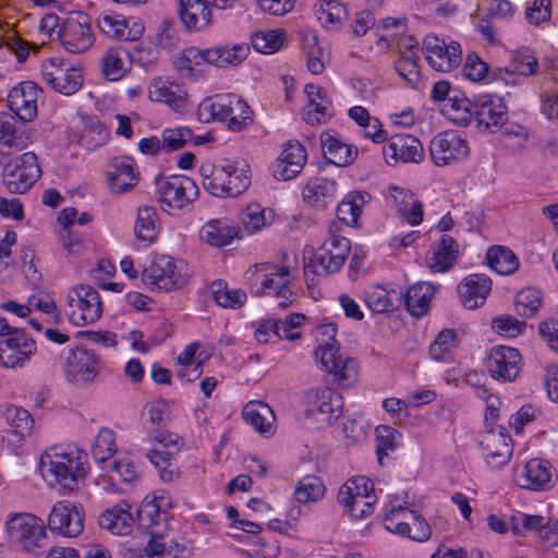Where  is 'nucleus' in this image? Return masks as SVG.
<instances>
[{
    "instance_id": "f257e3e1",
    "label": "nucleus",
    "mask_w": 558,
    "mask_h": 558,
    "mask_svg": "<svg viewBox=\"0 0 558 558\" xmlns=\"http://www.w3.org/2000/svg\"><path fill=\"white\" fill-rule=\"evenodd\" d=\"M85 458L86 454L76 447L53 446L41 454L39 466L50 484L72 492L86 475Z\"/></svg>"
},
{
    "instance_id": "f03ea898",
    "label": "nucleus",
    "mask_w": 558,
    "mask_h": 558,
    "mask_svg": "<svg viewBox=\"0 0 558 558\" xmlns=\"http://www.w3.org/2000/svg\"><path fill=\"white\" fill-rule=\"evenodd\" d=\"M336 331L335 324H325L318 327L317 332L327 336L328 340H323L319 343L315 350V357L323 369L332 376L331 381L335 385L349 388L357 380L359 365L355 359L340 351L335 340Z\"/></svg>"
},
{
    "instance_id": "7ed1b4c3",
    "label": "nucleus",
    "mask_w": 558,
    "mask_h": 558,
    "mask_svg": "<svg viewBox=\"0 0 558 558\" xmlns=\"http://www.w3.org/2000/svg\"><path fill=\"white\" fill-rule=\"evenodd\" d=\"M197 116L205 123H225L232 132H241L253 123L251 107L235 94L207 97L199 104Z\"/></svg>"
},
{
    "instance_id": "20e7f679",
    "label": "nucleus",
    "mask_w": 558,
    "mask_h": 558,
    "mask_svg": "<svg viewBox=\"0 0 558 558\" xmlns=\"http://www.w3.org/2000/svg\"><path fill=\"white\" fill-rule=\"evenodd\" d=\"M10 544L23 553L39 557L49 548L50 539L44 521L27 512H11L4 522Z\"/></svg>"
},
{
    "instance_id": "39448f33",
    "label": "nucleus",
    "mask_w": 558,
    "mask_h": 558,
    "mask_svg": "<svg viewBox=\"0 0 558 558\" xmlns=\"http://www.w3.org/2000/svg\"><path fill=\"white\" fill-rule=\"evenodd\" d=\"M251 272L250 279L253 284L258 286L256 295H271L279 299L278 306L287 308L293 302V293L291 284L293 281V268L291 265H276L271 263H262L255 265Z\"/></svg>"
},
{
    "instance_id": "423d86ee",
    "label": "nucleus",
    "mask_w": 558,
    "mask_h": 558,
    "mask_svg": "<svg viewBox=\"0 0 558 558\" xmlns=\"http://www.w3.org/2000/svg\"><path fill=\"white\" fill-rule=\"evenodd\" d=\"M36 351V342L29 335L0 316V366L22 368Z\"/></svg>"
},
{
    "instance_id": "0eeeda50",
    "label": "nucleus",
    "mask_w": 558,
    "mask_h": 558,
    "mask_svg": "<svg viewBox=\"0 0 558 558\" xmlns=\"http://www.w3.org/2000/svg\"><path fill=\"white\" fill-rule=\"evenodd\" d=\"M155 185L160 207L167 213L183 209L198 196L197 185L186 175H159Z\"/></svg>"
},
{
    "instance_id": "6e6552de",
    "label": "nucleus",
    "mask_w": 558,
    "mask_h": 558,
    "mask_svg": "<svg viewBox=\"0 0 558 558\" xmlns=\"http://www.w3.org/2000/svg\"><path fill=\"white\" fill-rule=\"evenodd\" d=\"M374 484L365 476L349 478L340 488L337 501L354 519H364L374 512Z\"/></svg>"
},
{
    "instance_id": "1a4fd4ad",
    "label": "nucleus",
    "mask_w": 558,
    "mask_h": 558,
    "mask_svg": "<svg viewBox=\"0 0 558 558\" xmlns=\"http://www.w3.org/2000/svg\"><path fill=\"white\" fill-rule=\"evenodd\" d=\"M187 266L182 260L161 255L143 271L142 280L151 289L172 291L182 288L187 282Z\"/></svg>"
},
{
    "instance_id": "9d476101",
    "label": "nucleus",
    "mask_w": 558,
    "mask_h": 558,
    "mask_svg": "<svg viewBox=\"0 0 558 558\" xmlns=\"http://www.w3.org/2000/svg\"><path fill=\"white\" fill-rule=\"evenodd\" d=\"M57 39L70 53L87 51L95 41L90 16L82 11L70 12L57 31Z\"/></svg>"
},
{
    "instance_id": "9b49d317",
    "label": "nucleus",
    "mask_w": 558,
    "mask_h": 558,
    "mask_svg": "<svg viewBox=\"0 0 558 558\" xmlns=\"http://www.w3.org/2000/svg\"><path fill=\"white\" fill-rule=\"evenodd\" d=\"M68 316L75 326L93 324L101 317L102 302L98 291L88 284L73 287L66 296Z\"/></svg>"
},
{
    "instance_id": "f8f14e48",
    "label": "nucleus",
    "mask_w": 558,
    "mask_h": 558,
    "mask_svg": "<svg viewBox=\"0 0 558 558\" xmlns=\"http://www.w3.org/2000/svg\"><path fill=\"white\" fill-rule=\"evenodd\" d=\"M40 177L41 168L33 151L13 158L3 168L4 185L13 194L27 192Z\"/></svg>"
},
{
    "instance_id": "ddd939ff",
    "label": "nucleus",
    "mask_w": 558,
    "mask_h": 558,
    "mask_svg": "<svg viewBox=\"0 0 558 558\" xmlns=\"http://www.w3.org/2000/svg\"><path fill=\"white\" fill-rule=\"evenodd\" d=\"M45 83L53 90L70 96L83 85L82 69L60 58H50L41 64Z\"/></svg>"
},
{
    "instance_id": "4468645a",
    "label": "nucleus",
    "mask_w": 558,
    "mask_h": 558,
    "mask_svg": "<svg viewBox=\"0 0 558 558\" xmlns=\"http://www.w3.org/2000/svg\"><path fill=\"white\" fill-rule=\"evenodd\" d=\"M351 250L350 241L341 235H331L317 250L314 258L305 265V275L308 271L326 277L337 272L344 264Z\"/></svg>"
},
{
    "instance_id": "2eb2a0df",
    "label": "nucleus",
    "mask_w": 558,
    "mask_h": 558,
    "mask_svg": "<svg viewBox=\"0 0 558 558\" xmlns=\"http://www.w3.org/2000/svg\"><path fill=\"white\" fill-rule=\"evenodd\" d=\"M148 439L153 447L145 451V457L159 471L162 481H172L173 471L170 469L171 459L180 450L179 436L168 430L157 428L149 432Z\"/></svg>"
},
{
    "instance_id": "dca6fc26",
    "label": "nucleus",
    "mask_w": 558,
    "mask_h": 558,
    "mask_svg": "<svg viewBox=\"0 0 558 558\" xmlns=\"http://www.w3.org/2000/svg\"><path fill=\"white\" fill-rule=\"evenodd\" d=\"M250 46L245 43L233 45H221L206 50L189 48L181 63L192 70L191 63L199 64V60L214 64L219 68L238 65L242 63L250 53Z\"/></svg>"
},
{
    "instance_id": "f3484780",
    "label": "nucleus",
    "mask_w": 558,
    "mask_h": 558,
    "mask_svg": "<svg viewBox=\"0 0 558 558\" xmlns=\"http://www.w3.org/2000/svg\"><path fill=\"white\" fill-rule=\"evenodd\" d=\"M306 415L322 424L331 425L343 410L342 397L333 389L319 387L310 389L305 395Z\"/></svg>"
},
{
    "instance_id": "a211bd4d",
    "label": "nucleus",
    "mask_w": 558,
    "mask_h": 558,
    "mask_svg": "<svg viewBox=\"0 0 558 558\" xmlns=\"http://www.w3.org/2000/svg\"><path fill=\"white\" fill-rule=\"evenodd\" d=\"M473 119L481 132L495 133L508 121V108L500 97L481 95L473 100Z\"/></svg>"
},
{
    "instance_id": "6ab92c4d",
    "label": "nucleus",
    "mask_w": 558,
    "mask_h": 558,
    "mask_svg": "<svg viewBox=\"0 0 558 558\" xmlns=\"http://www.w3.org/2000/svg\"><path fill=\"white\" fill-rule=\"evenodd\" d=\"M469 154L470 147L466 140L454 131L441 132L429 143V155L438 167L464 160Z\"/></svg>"
},
{
    "instance_id": "aec40b11",
    "label": "nucleus",
    "mask_w": 558,
    "mask_h": 558,
    "mask_svg": "<svg viewBox=\"0 0 558 558\" xmlns=\"http://www.w3.org/2000/svg\"><path fill=\"white\" fill-rule=\"evenodd\" d=\"M48 527L64 537H76L84 529V510L68 500L58 501L48 515Z\"/></svg>"
},
{
    "instance_id": "412c9836",
    "label": "nucleus",
    "mask_w": 558,
    "mask_h": 558,
    "mask_svg": "<svg viewBox=\"0 0 558 558\" xmlns=\"http://www.w3.org/2000/svg\"><path fill=\"white\" fill-rule=\"evenodd\" d=\"M422 50L430 68L439 72H450L462 60V50L458 43L452 41L447 45L434 34L424 37Z\"/></svg>"
},
{
    "instance_id": "4be33fe9",
    "label": "nucleus",
    "mask_w": 558,
    "mask_h": 558,
    "mask_svg": "<svg viewBox=\"0 0 558 558\" xmlns=\"http://www.w3.org/2000/svg\"><path fill=\"white\" fill-rule=\"evenodd\" d=\"M522 356L511 347L498 345L492 348L486 361V367L492 378L510 383L515 380L521 371Z\"/></svg>"
},
{
    "instance_id": "5701e85b",
    "label": "nucleus",
    "mask_w": 558,
    "mask_h": 558,
    "mask_svg": "<svg viewBox=\"0 0 558 558\" xmlns=\"http://www.w3.org/2000/svg\"><path fill=\"white\" fill-rule=\"evenodd\" d=\"M383 155L388 166L398 162L420 163L424 159L422 143L410 134H395L383 146Z\"/></svg>"
},
{
    "instance_id": "b1692460",
    "label": "nucleus",
    "mask_w": 558,
    "mask_h": 558,
    "mask_svg": "<svg viewBox=\"0 0 558 558\" xmlns=\"http://www.w3.org/2000/svg\"><path fill=\"white\" fill-rule=\"evenodd\" d=\"M480 446L487 463L493 469H500L506 465L510 461L513 451L511 437L505 427L485 433L480 440Z\"/></svg>"
},
{
    "instance_id": "393cba45",
    "label": "nucleus",
    "mask_w": 558,
    "mask_h": 558,
    "mask_svg": "<svg viewBox=\"0 0 558 558\" xmlns=\"http://www.w3.org/2000/svg\"><path fill=\"white\" fill-rule=\"evenodd\" d=\"M65 365L68 376L75 383L92 381L102 367L100 357L92 350L84 348L70 351Z\"/></svg>"
},
{
    "instance_id": "a878e982",
    "label": "nucleus",
    "mask_w": 558,
    "mask_h": 558,
    "mask_svg": "<svg viewBox=\"0 0 558 558\" xmlns=\"http://www.w3.org/2000/svg\"><path fill=\"white\" fill-rule=\"evenodd\" d=\"M97 26L108 37L124 41H135L144 33L141 22L112 12L100 14L97 19Z\"/></svg>"
},
{
    "instance_id": "bb28decb",
    "label": "nucleus",
    "mask_w": 558,
    "mask_h": 558,
    "mask_svg": "<svg viewBox=\"0 0 558 558\" xmlns=\"http://www.w3.org/2000/svg\"><path fill=\"white\" fill-rule=\"evenodd\" d=\"M38 85L26 81L15 85L8 95V105L20 120L32 121L37 116Z\"/></svg>"
},
{
    "instance_id": "cd10ccee",
    "label": "nucleus",
    "mask_w": 558,
    "mask_h": 558,
    "mask_svg": "<svg viewBox=\"0 0 558 558\" xmlns=\"http://www.w3.org/2000/svg\"><path fill=\"white\" fill-rule=\"evenodd\" d=\"M306 160L305 147L298 141H290L274 165V177L281 181L294 179L301 173Z\"/></svg>"
},
{
    "instance_id": "c85d7f7f",
    "label": "nucleus",
    "mask_w": 558,
    "mask_h": 558,
    "mask_svg": "<svg viewBox=\"0 0 558 558\" xmlns=\"http://www.w3.org/2000/svg\"><path fill=\"white\" fill-rule=\"evenodd\" d=\"M551 465L542 459H532L515 470L517 484L525 489L546 490L551 487Z\"/></svg>"
},
{
    "instance_id": "c756f323",
    "label": "nucleus",
    "mask_w": 558,
    "mask_h": 558,
    "mask_svg": "<svg viewBox=\"0 0 558 558\" xmlns=\"http://www.w3.org/2000/svg\"><path fill=\"white\" fill-rule=\"evenodd\" d=\"M320 144L326 159L338 167L350 166L359 155L357 147L342 142L333 130L320 134Z\"/></svg>"
},
{
    "instance_id": "7c9ffc66",
    "label": "nucleus",
    "mask_w": 558,
    "mask_h": 558,
    "mask_svg": "<svg viewBox=\"0 0 558 558\" xmlns=\"http://www.w3.org/2000/svg\"><path fill=\"white\" fill-rule=\"evenodd\" d=\"M178 14L189 32H201L211 23L207 0H178Z\"/></svg>"
},
{
    "instance_id": "2f4dec72",
    "label": "nucleus",
    "mask_w": 558,
    "mask_h": 558,
    "mask_svg": "<svg viewBox=\"0 0 558 558\" xmlns=\"http://www.w3.org/2000/svg\"><path fill=\"white\" fill-rule=\"evenodd\" d=\"M490 289L492 281L483 274L469 275L458 286L460 300L469 310H474L483 304Z\"/></svg>"
},
{
    "instance_id": "473e14b6",
    "label": "nucleus",
    "mask_w": 558,
    "mask_h": 558,
    "mask_svg": "<svg viewBox=\"0 0 558 558\" xmlns=\"http://www.w3.org/2000/svg\"><path fill=\"white\" fill-rule=\"evenodd\" d=\"M109 189L117 194L128 192L136 185L138 173L135 171L134 162L129 157L114 158L107 171Z\"/></svg>"
},
{
    "instance_id": "72a5a7b5",
    "label": "nucleus",
    "mask_w": 558,
    "mask_h": 558,
    "mask_svg": "<svg viewBox=\"0 0 558 558\" xmlns=\"http://www.w3.org/2000/svg\"><path fill=\"white\" fill-rule=\"evenodd\" d=\"M305 93L310 101L303 110V119L307 123H320L331 117V100L324 88L315 84H307Z\"/></svg>"
},
{
    "instance_id": "f704fd0d",
    "label": "nucleus",
    "mask_w": 558,
    "mask_h": 558,
    "mask_svg": "<svg viewBox=\"0 0 558 558\" xmlns=\"http://www.w3.org/2000/svg\"><path fill=\"white\" fill-rule=\"evenodd\" d=\"M389 196L393 206L409 225H421L424 216V205L421 201L414 198L412 192L399 186H390Z\"/></svg>"
},
{
    "instance_id": "c9c22d12",
    "label": "nucleus",
    "mask_w": 558,
    "mask_h": 558,
    "mask_svg": "<svg viewBox=\"0 0 558 558\" xmlns=\"http://www.w3.org/2000/svg\"><path fill=\"white\" fill-rule=\"evenodd\" d=\"M239 228L227 219H211L202 227L199 236L211 246L223 247L239 238Z\"/></svg>"
},
{
    "instance_id": "e433bc0d",
    "label": "nucleus",
    "mask_w": 558,
    "mask_h": 558,
    "mask_svg": "<svg viewBox=\"0 0 558 558\" xmlns=\"http://www.w3.org/2000/svg\"><path fill=\"white\" fill-rule=\"evenodd\" d=\"M364 301L367 307L376 314L390 313L401 306L402 291L387 290L380 286L369 287L364 292Z\"/></svg>"
},
{
    "instance_id": "4c0bfd02",
    "label": "nucleus",
    "mask_w": 558,
    "mask_h": 558,
    "mask_svg": "<svg viewBox=\"0 0 558 558\" xmlns=\"http://www.w3.org/2000/svg\"><path fill=\"white\" fill-rule=\"evenodd\" d=\"M25 124L8 112L0 113V149L22 150L26 147Z\"/></svg>"
},
{
    "instance_id": "58836bf2",
    "label": "nucleus",
    "mask_w": 558,
    "mask_h": 558,
    "mask_svg": "<svg viewBox=\"0 0 558 558\" xmlns=\"http://www.w3.org/2000/svg\"><path fill=\"white\" fill-rule=\"evenodd\" d=\"M148 97L153 101L166 104L174 111L183 109L186 105L183 89L178 84L170 83L162 78L151 81Z\"/></svg>"
},
{
    "instance_id": "ea45409f",
    "label": "nucleus",
    "mask_w": 558,
    "mask_h": 558,
    "mask_svg": "<svg viewBox=\"0 0 558 558\" xmlns=\"http://www.w3.org/2000/svg\"><path fill=\"white\" fill-rule=\"evenodd\" d=\"M458 253L456 240L449 235H442L430 247V256L427 258L428 266L436 272L447 271L456 262Z\"/></svg>"
},
{
    "instance_id": "a19ab883",
    "label": "nucleus",
    "mask_w": 558,
    "mask_h": 558,
    "mask_svg": "<svg viewBox=\"0 0 558 558\" xmlns=\"http://www.w3.org/2000/svg\"><path fill=\"white\" fill-rule=\"evenodd\" d=\"M434 293L435 287L432 283L417 282L405 294L402 292V303L411 316L421 318L427 314Z\"/></svg>"
},
{
    "instance_id": "79ce46f5",
    "label": "nucleus",
    "mask_w": 558,
    "mask_h": 558,
    "mask_svg": "<svg viewBox=\"0 0 558 558\" xmlns=\"http://www.w3.org/2000/svg\"><path fill=\"white\" fill-rule=\"evenodd\" d=\"M129 52L123 48H110L101 58V71L106 80L117 82L131 69Z\"/></svg>"
},
{
    "instance_id": "37998d69",
    "label": "nucleus",
    "mask_w": 558,
    "mask_h": 558,
    "mask_svg": "<svg viewBox=\"0 0 558 558\" xmlns=\"http://www.w3.org/2000/svg\"><path fill=\"white\" fill-rule=\"evenodd\" d=\"M246 423L252 425L260 434L270 433L274 429L275 415L272 410L264 402L251 401L242 412Z\"/></svg>"
},
{
    "instance_id": "c03bdc74",
    "label": "nucleus",
    "mask_w": 558,
    "mask_h": 558,
    "mask_svg": "<svg viewBox=\"0 0 558 558\" xmlns=\"http://www.w3.org/2000/svg\"><path fill=\"white\" fill-rule=\"evenodd\" d=\"M132 522L133 517L126 502L119 504L112 509L107 510L99 520L102 529H107L117 535L128 534Z\"/></svg>"
},
{
    "instance_id": "a18cd8bd",
    "label": "nucleus",
    "mask_w": 558,
    "mask_h": 558,
    "mask_svg": "<svg viewBox=\"0 0 558 558\" xmlns=\"http://www.w3.org/2000/svg\"><path fill=\"white\" fill-rule=\"evenodd\" d=\"M369 199L371 195L366 192L349 193L337 207V218L347 226H356L362 209Z\"/></svg>"
},
{
    "instance_id": "49530a36",
    "label": "nucleus",
    "mask_w": 558,
    "mask_h": 558,
    "mask_svg": "<svg viewBox=\"0 0 558 558\" xmlns=\"http://www.w3.org/2000/svg\"><path fill=\"white\" fill-rule=\"evenodd\" d=\"M1 413L19 441L31 432L34 420L27 410L13 404H4L1 407Z\"/></svg>"
},
{
    "instance_id": "de8ad7c7",
    "label": "nucleus",
    "mask_w": 558,
    "mask_h": 558,
    "mask_svg": "<svg viewBox=\"0 0 558 558\" xmlns=\"http://www.w3.org/2000/svg\"><path fill=\"white\" fill-rule=\"evenodd\" d=\"M317 20L326 28H335L347 19L348 12L344 4L337 0H319L314 5Z\"/></svg>"
},
{
    "instance_id": "09e8293b",
    "label": "nucleus",
    "mask_w": 558,
    "mask_h": 558,
    "mask_svg": "<svg viewBox=\"0 0 558 558\" xmlns=\"http://www.w3.org/2000/svg\"><path fill=\"white\" fill-rule=\"evenodd\" d=\"M488 266L502 276L512 275L519 268V259L505 246H492L486 254Z\"/></svg>"
},
{
    "instance_id": "8fccbe9b",
    "label": "nucleus",
    "mask_w": 558,
    "mask_h": 558,
    "mask_svg": "<svg viewBox=\"0 0 558 558\" xmlns=\"http://www.w3.org/2000/svg\"><path fill=\"white\" fill-rule=\"evenodd\" d=\"M240 218L244 228L250 233H254L271 225L275 219V213L258 203H251L242 210Z\"/></svg>"
},
{
    "instance_id": "3c124183",
    "label": "nucleus",
    "mask_w": 558,
    "mask_h": 558,
    "mask_svg": "<svg viewBox=\"0 0 558 558\" xmlns=\"http://www.w3.org/2000/svg\"><path fill=\"white\" fill-rule=\"evenodd\" d=\"M157 228L156 209L148 205L138 207L134 226L136 239L145 242L146 244L154 242L157 235Z\"/></svg>"
},
{
    "instance_id": "603ef678",
    "label": "nucleus",
    "mask_w": 558,
    "mask_h": 558,
    "mask_svg": "<svg viewBox=\"0 0 558 558\" xmlns=\"http://www.w3.org/2000/svg\"><path fill=\"white\" fill-rule=\"evenodd\" d=\"M537 69V59L529 49H521L512 56L510 65L505 70H499V72L501 78L508 82L507 76H512L514 73L523 76H530L535 74Z\"/></svg>"
},
{
    "instance_id": "864d4df0",
    "label": "nucleus",
    "mask_w": 558,
    "mask_h": 558,
    "mask_svg": "<svg viewBox=\"0 0 558 558\" xmlns=\"http://www.w3.org/2000/svg\"><path fill=\"white\" fill-rule=\"evenodd\" d=\"M449 118L459 126H469L472 122L473 101L466 98L460 90H453L448 99Z\"/></svg>"
},
{
    "instance_id": "5fc2aeb1",
    "label": "nucleus",
    "mask_w": 558,
    "mask_h": 558,
    "mask_svg": "<svg viewBox=\"0 0 558 558\" xmlns=\"http://www.w3.org/2000/svg\"><path fill=\"white\" fill-rule=\"evenodd\" d=\"M407 513H412L411 509L398 506H386L384 514V527L395 534L405 536L410 533V520Z\"/></svg>"
},
{
    "instance_id": "6e6d98bb",
    "label": "nucleus",
    "mask_w": 558,
    "mask_h": 558,
    "mask_svg": "<svg viewBox=\"0 0 558 558\" xmlns=\"http://www.w3.org/2000/svg\"><path fill=\"white\" fill-rule=\"evenodd\" d=\"M286 40V32L282 29H271L268 32H257L252 35L251 43L253 48L265 54L279 51Z\"/></svg>"
},
{
    "instance_id": "4d7b16f0",
    "label": "nucleus",
    "mask_w": 558,
    "mask_h": 558,
    "mask_svg": "<svg viewBox=\"0 0 558 558\" xmlns=\"http://www.w3.org/2000/svg\"><path fill=\"white\" fill-rule=\"evenodd\" d=\"M117 451L116 434L112 429L101 428L96 436L92 448V454L97 463H109L110 458Z\"/></svg>"
},
{
    "instance_id": "13d9d810",
    "label": "nucleus",
    "mask_w": 558,
    "mask_h": 558,
    "mask_svg": "<svg viewBox=\"0 0 558 558\" xmlns=\"http://www.w3.org/2000/svg\"><path fill=\"white\" fill-rule=\"evenodd\" d=\"M325 494V486L317 476L306 475L302 477L294 492L295 499L300 504L319 500Z\"/></svg>"
},
{
    "instance_id": "bf43d9fd",
    "label": "nucleus",
    "mask_w": 558,
    "mask_h": 558,
    "mask_svg": "<svg viewBox=\"0 0 558 558\" xmlns=\"http://www.w3.org/2000/svg\"><path fill=\"white\" fill-rule=\"evenodd\" d=\"M418 59L420 57L415 51H402V57L396 63L398 74L412 87H417L421 81Z\"/></svg>"
},
{
    "instance_id": "052dcab7",
    "label": "nucleus",
    "mask_w": 558,
    "mask_h": 558,
    "mask_svg": "<svg viewBox=\"0 0 558 558\" xmlns=\"http://www.w3.org/2000/svg\"><path fill=\"white\" fill-rule=\"evenodd\" d=\"M104 469L111 481L131 484L138 477V468L128 458H119L109 462Z\"/></svg>"
},
{
    "instance_id": "680f3d73",
    "label": "nucleus",
    "mask_w": 558,
    "mask_h": 558,
    "mask_svg": "<svg viewBox=\"0 0 558 558\" xmlns=\"http://www.w3.org/2000/svg\"><path fill=\"white\" fill-rule=\"evenodd\" d=\"M459 344L458 333L454 329H444L429 347L430 356L436 361H447L453 348Z\"/></svg>"
},
{
    "instance_id": "e2e57ef3",
    "label": "nucleus",
    "mask_w": 558,
    "mask_h": 558,
    "mask_svg": "<svg viewBox=\"0 0 558 558\" xmlns=\"http://www.w3.org/2000/svg\"><path fill=\"white\" fill-rule=\"evenodd\" d=\"M542 305L541 293L534 288L521 290L515 298L514 310L524 318L533 317Z\"/></svg>"
},
{
    "instance_id": "0e129e2a",
    "label": "nucleus",
    "mask_w": 558,
    "mask_h": 558,
    "mask_svg": "<svg viewBox=\"0 0 558 558\" xmlns=\"http://www.w3.org/2000/svg\"><path fill=\"white\" fill-rule=\"evenodd\" d=\"M227 172L228 179L225 181L228 191H226L227 197H236L248 189L251 184V177L248 170L239 169L232 165L222 167Z\"/></svg>"
},
{
    "instance_id": "69168bd1",
    "label": "nucleus",
    "mask_w": 558,
    "mask_h": 558,
    "mask_svg": "<svg viewBox=\"0 0 558 558\" xmlns=\"http://www.w3.org/2000/svg\"><path fill=\"white\" fill-rule=\"evenodd\" d=\"M193 140V132L186 126L166 129L161 133L163 151H174L183 148Z\"/></svg>"
},
{
    "instance_id": "338daca9",
    "label": "nucleus",
    "mask_w": 558,
    "mask_h": 558,
    "mask_svg": "<svg viewBox=\"0 0 558 558\" xmlns=\"http://www.w3.org/2000/svg\"><path fill=\"white\" fill-rule=\"evenodd\" d=\"M375 434L377 441L376 453L379 463L383 464L384 458L398 448L397 436H399V433L390 426L380 425L375 429Z\"/></svg>"
},
{
    "instance_id": "774afa93",
    "label": "nucleus",
    "mask_w": 558,
    "mask_h": 558,
    "mask_svg": "<svg viewBox=\"0 0 558 558\" xmlns=\"http://www.w3.org/2000/svg\"><path fill=\"white\" fill-rule=\"evenodd\" d=\"M138 524L143 529H150L158 525L163 519L159 505L156 500H144L136 511Z\"/></svg>"
}]
</instances>
